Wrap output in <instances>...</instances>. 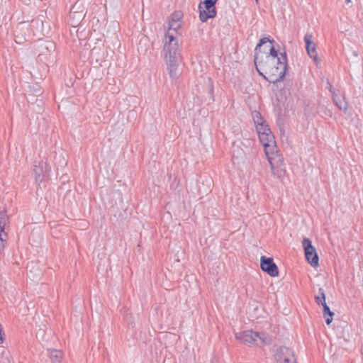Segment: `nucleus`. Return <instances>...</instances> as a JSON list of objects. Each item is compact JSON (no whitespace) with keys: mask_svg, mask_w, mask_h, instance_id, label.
I'll return each mask as SVG.
<instances>
[{"mask_svg":"<svg viewBox=\"0 0 363 363\" xmlns=\"http://www.w3.org/2000/svg\"><path fill=\"white\" fill-rule=\"evenodd\" d=\"M28 26L29 25L27 22H21L17 25L14 30V40L16 43L21 44L26 40Z\"/></svg>","mask_w":363,"mask_h":363,"instance_id":"obj_12","label":"nucleus"},{"mask_svg":"<svg viewBox=\"0 0 363 363\" xmlns=\"http://www.w3.org/2000/svg\"><path fill=\"white\" fill-rule=\"evenodd\" d=\"M304 42L306 43V48L308 55L311 58L313 59L314 62L318 65L320 63V60L318 57L317 46L313 41V35L309 33L306 34L304 36Z\"/></svg>","mask_w":363,"mask_h":363,"instance_id":"obj_9","label":"nucleus"},{"mask_svg":"<svg viewBox=\"0 0 363 363\" xmlns=\"http://www.w3.org/2000/svg\"><path fill=\"white\" fill-rule=\"evenodd\" d=\"M168 30L165 35L163 47V56L169 77L177 79L180 75L179 64L182 61L180 45L178 39L172 31L177 32L182 27L181 22L169 21Z\"/></svg>","mask_w":363,"mask_h":363,"instance_id":"obj_1","label":"nucleus"},{"mask_svg":"<svg viewBox=\"0 0 363 363\" xmlns=\"http://www.w3.org/2000/svg\"><path fill=\"white\" fill-rule=\"evenodd\" d=\"M256 69L259 74L264 77L270 83H277L284 79L287 68V56L284 52L281 53V60H264L263 55L257 53L254 59Z\"/></svg>","mask_w":363,"mask_h":363,"instance_id":"obj_2","label":"nucleus"},{"mask_svg":"<svg viewBox=\"0 0 363 363\" xmlns=\"http://www.w3.org/2000/svg\"><path fill=\"white\" fill-rule=\"evenodd\" d=\"M277 363H296L292 350L286 347H280L275 354Z\"/></svg>","mask_w":363,"mask_h":363,"instance_id":"obj_8","label":"nucleus"},{"mask_svg":"<svg viewBox=\"0 0 363 363\" xmlns=\"http://www.w3.org/2000/svg\"><path fill=\"white\" fill-rule=\"evenodd\" d=\"M315 302L318 305H323V303H326L325 302V291H324L323 289L320 288L318 289V293L315 296Z\"/></svg>","mask_w":363,"mask_h":363,"instance_id":"obj_19","label":"nucleus"},{"mask_svg":"<svg viewBox=\"0 0 363 363\" xmlns=\"http://www.w3.org/2000/svg\"><path fill=\"white\" fill-rule=\"evenodd\" d=\"M255 127H256V130L257 131L258 135H262V133H263V134L271 133L269 125L267 124L266 121L261 123L260 125L255 126Z\"/></svg>","mask_w":363,"mask_h":363,"instance_id":"obj_20","label":"nucleus"},{"mask_svg":"<svg viewBox=\"0 0 363 363\" xmlns=\"http://www.w3.org/2000/svg\"><path fill=\"white\" fill-rule=\"evenodd\" d=\"M260 267L264 272H267L269 276L272 277H277L279 274L278 268L274 262L273 259L271 257L262 256L260 260Z\"/></svg>","mask_w":363,"mask_h":363,"instance_id":"obj_10","label":"nucleus"},{"mask_svg":"<svg viewBox=\"0 0 363 363\" xmlns=\"http://www.w3.org/2000/svg\"><path fill=\"white\" fill-rule=\"evenodd\" d=\"M52 363H61L62 352L60 350H52L49 354Z\"/></svg>","mask_w":363,"mask_h":363,"instance_id":"obj_16","label":"nucleus"},{"mask_svg":"<svg viewBox=\"0 0 363 363\" xmlns=\"http://www.w3.org/2000/svg\"><path fill=\"white\" fill-rule=\"evenodd\" d=\"M41 25L42 26H43V22L42 21H39V20H33L31 21V23H30V26L31 27H34V26H38Z\"/></svg>","mask_w":363,"mask_h":363,"instance_id":"obj_22","label":"nucleus"},{"mask_svg":"<svg viewBox=\"0 0 363 363\" xmlns=\"http://www.w3.org/2000/svg\"><path fill=\"white\" fill-rule=\"evenodd\" d=\"M215 4L208 1H203L199 6V18L201 21L206 22L208 18H213L216 16Z\"/></svg>","mask_w":363,"mask_h":363,"instance_id":"obj_6","label":"nucleus"},{"mask_svg":"<svg viewBox=\"0 0 363 363\" xmlns=\"http://www.w3.org/2000/svg\"><path fill=\"white\" fill-rule=\"evenodd\" d=\"M79 6L77 4H75L71 9L69 13V18L73 21V23H78L82 19H83L84 14L82 11H78Z\"/></svg>","mask_w":363,"mask_h":363,"instance_id":"obj_13","label":"nucleus"},{"mask_svg":"<svg viewBox=\"0 0 363 363\" xmlns=\"http://www.w3.org/2000/svg\"><path fill=\"white\" fill-rule=\"evenodd\" d=\"M31 267H32L31 265H28V267H27L28 269H29V272H30V273H32V269H31Z\"/></svg>","mask_w":363,"mask_h":363,"instance_id":"obj_25","label":"nucleus"},{"mask_svg":"<svg viewBox=\"0 0 363 363\" xmlns=\"http://www.w3.org/2000/svg\"><path fill=\"white\" fill-rule=\"evenodd\" d=\"M9 217L5 211H0V235L7 234L4 230L9 225Z\"/></svg>","mask_w":363,"mask_h":363,"instance_id":"obj_15","label":"nucleus"},{"mask_svg":"<svg viewBox=\"0 0 363 363\" xmlns=\"http://www.w3.org/2000/svg\"><path fill=\"white\" fill-rule=\"evenodd\" d=\"M274 40H269L268 38H263L259 40V43L255 48V55L259 53L263 55L264 60H281V53H278V51L273 46Z\"/></svg>","mask_w":363,"mask_h":363,"instance_id":"obj_4","label":"nucleus"},{"mask_svg":"<svg viewBox=\"0 0 363 363\" xmlns=\"http://www.w3.org/2000/svg\"><path fill=\"white\" fill-rule=\"evenodd\" d=\"M252 117L255 126L265 122L261 113L257 111H254L252 112Z\"/></svg>","mask_w":363,"mask_h":363,"instance_id":"obj_18","label":"nucleus"},{"mask_svg":"<svg viewBox=\"0 0 363 363\" xmlns=\"http://www.w3.org/2000/svg\"><path fill=\"white\" fill-rule=\"evenodd\" d=\"M235 338L240 342L248 345L259 346L267 342L268 338L265 333L253 330H245L235 333Z\"/></svg>","mask_w":363,"mask_h":363,"instance_id":"obj_5","label":"nucleus"},{"mask_svg":"<svg viewBox=\"0 0 363 363\" xmlns=\"http://www.w3.org/2000/svg\"><path fill=\"white\" fill-rule=\"evenodd\" d=\"M37 271H38V273H37L36 274L33 275V277L40 276V271L38 269H37Z\"/></svg>","mask_w":363,"mask_h":363,"instance_id":"obj_24","label":"nucleus"},{"mask_svg":"<svg viewBox=\"0 0 363 363\" xmlns=\"http://www.w3.org/2000/svg\"><path fill=\"white\" fill-rule=\"evenodd\" d=\"M323 315L324 316L329 315L330 318H327L325 319V322L327 325H330L332 323L333 318L332 317L334 315V313L332 312L329 308V306L327 305L326 303H323Z\"/></svg>","mask_w":363,"mask_h":363,"instance_id":"obj_17","label":"nucleus"},{"mask_svg":"<svg viewBox=\"0 0 363 363\" xmlns=\"http://www.w3.org/2000/svg\"><path fill=\"white\" fill-rule=\"evenodd\" d=\"M302 246L304 248L305 256L308 262L313 267L318 265V255L315 248L313 246L312 242L308 238H304L302 240Z\"/></svg>","mask_w":363,"mask_h":363,"instance_id":"obj_7","label":"nucleus"},{"mask_svg":"<svg viewBox=\"0 0 363 363\" xmlns=\"http://www.w3.org/2000/svg\"><path fill=\"white\" fill-rule=\"evenodd\" d=\"M182 18V12L181 11H176L170 16L169 21L174 22H181Z\"/></svg>","mask_w":363,"mask_h":363,"instance_id":"obj_21","label":"nucleus"},{"mask_svg":"<svg viewBox=\"0 0 363 363\" xmlns=\"http://www.w3.org/2000/svg\"><path fill=\"white\" fill-rule=\"evenodd\" d=\"M50 170L49 164L46 162L40 161L38 164H35L33 172L35 176V181L38 183L43 182L44 177Z\"/></svg>","mask_w":363,"mask_h":363,"instance_id":"obj_11","label":"nucleus"},{"mask_svg":"<svg viewBox=\"0 0 363 363\" xmlns=\"http://www.w3.org/2000/svg\"><path fill=\"white\" fill-rule=\"evenodd\" d=\"M259 140L262 144L266 156L270 164L272 174L280 178L284 175L285 167L283 157L279 154L274 137L271 133L259 135Z\"/></svg>","mask_w":363,"mask_h":363,"instance_id":"obj_3","label":"nucleus"},{"mask_svg":"<svg viewBox=\"0 0 363 363\" xmlns=\"http://www.w3.org/2000/svg\"><path fill=\"white\" fill-rule=\"evenodd\" d=\"M345 2H346L347 4H349V3H350V2H351V0H345Z\"/></svg>","mask_w":363,"mask_h":363,"instance_id":"obj_26","label":"nucleus"},{"mask_svg":"<svg viewBox=\"0 0 363 363\" xmlns=\"http://www.w3.org/2000/svg\"><path fill=\"white\" fill-rule=\"evenodd\" d=\"M256 1V4H259V0H255Z\"/></svg>","mask_w":363,"mask_h":363,"instance_id":"obj_27","label":"nucleus"},{"mask_svg":"<svg viewBox=\"0 0 363 363\" xmlns=\"http://www.w3.org/2000/svg\"><path fill=\"white\" fill-rule=\"evenodd\" d=\"M44 48L47 50H50L53 49L55 48V45L52 42H47L45 43Z\"/></svg>","mask_w":363,"mask_h":363,"instance_id":"obj_23","label":"nucleus"},{"mask_svg":"<svg viewBox=\"0 0 363 363\" xmlns=\"http://www.w3.org/2000/svg\"><path fill=\"white\" fill-rule=\"evenodd\" d=\"M328 84L329 86V90L333 95V99L334 102L335 103V104L337 106V107L340 110L346 111L347 108V103L345 101L340 99L337 94H335V91L333 89L332 85L329 82L328 83Z\"/></svg>","mask_w":363,"mask_h":363,"instance_id":"obj_14","label":"nucleus"}]
</instances>
